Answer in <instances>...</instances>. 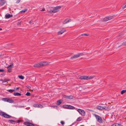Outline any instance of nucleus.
Segmentation results:
<instances>
[{
	"label": "nucleus",
	"mask_w": 126,
	"mask_h": 126,
	"mask_svg": "<svg viewBox=\"0 0 126 126\" xmlns=\"http://www.w3.org/2000/svg\"><path fill=\"white\" fill-rule=\"evenodd\" d=\"M49 63L46 62L39 63L35 64L34 65V67H41L44 66L48 64Z\"/></svg>",
	"instance_id": "1"
},
{
	"label": "nucleus",
	"mask_w": 126,
	"mask_h": 126,
	"mask_svg": "<svg viewBox=\"0 0 126 126\" xmlns=\"http://www.w3.org/2000/svg\"><path fill=\"white\" fill-rule=\"evenodd\" d=\"M61 7L62 6H61L55 7L53 9L49 11L48 12L50 14L56 13L58 12Z\"/></svg>",
	"instance_id": "2"
},
{
	"label": "nucleus",
	"mask_w": 126,
	"mask_h": 126,
	"mask_svg": "<svg viewBox=\"0 0 126 126\" xmlns=\"http://www.w3.org/2000/svg\"><path fill=\"white\" fill-rule=\"evenodd\" d=\"M94 78V76H83L80 77L79 78L82 80H88L92 79Z\"/></svg>",
	"instance_id": "3"
},
{
	"label": "nucleus",
	"mask_w": 126,
	"mask_h": 126,
	"mask_svg": "<svg viewBox=\"0 0 126 126\" xmlns=\"http://www.w3.org/2000/svg\"><path fill=\"white\" fill-rule=\"evenodd\" d=\"M0 115L2 117L7 118H9L11 117V116L3 112H0Z\"/></svg>",
	"instance_id": "4"
},
{
	"label": "nucleus",
	"mask_w": 126,
	"mask_h": 126,
	"mask_svg": "<svg viewBox=\"0 0 126 126\" xmlns=\"http://www.w3.org/2000/svg\"><path fill=\"white\" fill-rule=\"evenodd\" d=\"M94 115L97 121L100 123H102V120L100 116L95 114H94Z\"/></svg>",
	"instance_id": "5"
},
{
	"label": "nucleus",
	"mask_w": 126,
	"mask_h": 126,
	"mask_svg": "<svg viewBox=\"0 0 126 126\" xmlns=\"http://www.w3.org/2000/svg\"><path fill=\"white\" fill-rule=\"evenodd\" d=\"M113 18V16H109L108 17L104 18L103 20V22H107L109 20H110Z\"/></svg>",
	"instance_id": "6"
},
{
	"label": "nucleus",
	"mask_w": 126,
	"mask_h": 126,
	"mask_svg": "<svg viewBox=\"0 0 126 126\" xmlns=\"http://www.w3.org/2000/svg\"><path fill=\"white\" fill-rule=\"evenodd\" d=\"M83 55V54L82 53H80L77 54L75 55L74 56L71 57V59H73L74 58H77L79 57L80 56H82Z\"/></svg>",
	"instance_id": "7"
},
{
	"label": "nucleus",
	"mask_w": 126,
	"mask_h": 126,
	"mask_svg": "<svg viewBox=\"0 0 126 126\" xmlns=\"http://www.w3.org/2000/svg\"><path fill=\"white\" fill-rule=\"evenodd\" d=\"M77 110L79 113H80L81 115L84 116L85 115V112L83 110L80 109H78Z\"/></svg>",
	"instance_id": "8"
},
{
	"label": "nucleus",
	"mask_w": 126,
	"mask_h": 126,
	"mask_svg": "<svg viewBox=\"0 0 126 126\" xmlns=\"http://www.w3.org/2000/svg\"><path fill=\"white\" fill-rule=\"evenodd\" d=\"M24 124L28 126H34L35 125L30 122H25L24 123Z\"/></svg>",
	"instance_id": "9"
},
{
	"label": "nucleus",
	"mask_w": 126,
	"mask_h": 126,
	"mask_svg": "<svg viewBox=\"0 0 126 126\" xmlns=\"http://www.w3.org/2000/svg\"><path fill=\"white\" fill-rule=\"evenodd\" d=\"M13 65V64L12 63L11 65H10L7 67V68L8 69V70L9 72H11V69Z\"/></svg>",
	"instance_id": "10"
},
{
	"label": "nucleus",
	"mask_w": 126,
	"mask_h": 126,
	"mask_svg": "<svg viewBox=\"0 0 126 126\" xmlns=\"http://www.w3.org/2000/svg\"><path fill=\"white\" fill-rule=\"evenodd\" d=\"M66 31V30L64 29H63V30H60L58 32V35H60L62 34L64 32Z\"/></svg>",
	"instance_id": "11"
},
{
	"label": "nucleus",
	"mask_w": 126,
	"mask_h": 126,
	"mask_svg": "<svg viewBox=\"0 0 126 126\" xmlns=\"http://www.w3.org/2000/svg\"><path fill=\"white\" fill-rule=\"evenodd\" d=\"M71 20V19H66L65 20H64L63 22V24H65L66 23H68Z\"/></svg>",
	"instance_id": "12"
},
{
	"label": "nucleus",
	"mask_w": 126,
	"mask_h": 126,
	"mask_svg": "<svg viewBox=\"0 0 126 126\" xmlns=\"http://www.w3.org/2000/svg\"><path fill=\"white\" fill-rule=\"evenodd\" d=\"M64 97L67 99H73V96L72 95H70L69 96H66V95H64Z\"/></svg>",
	"instance_id": "13"
},
{
	"label": "nucleus",
	"mask_w": 126,
	"mask_h": 126,
	"mask_svg": "<svg viewBox=\"0 0 126 126\" xmlns=\"http://www.w3.org/2000/svg\"><path fill=\"white\" fill-rule=\"evenodd\" d=\"M0 1L1 2V3H0L1 5L2 6L4 5L6 1L5 0H0Z\"/></svg>",
	"instance_id": "14"
},
{
	"label": "nucleus",
	"mask_w": 126,
	"mask_h": 126,
	"mask_svg": "<svg viewBox=\"0 0 126 126\" xmlns=\"http://www.w3.org/2000/svg\"><path fill=\"white\" fill-rule=\"evenodd\" d=\"M6 17L8 18H9L12 16V15H10L9 14H7L5 15Z\"/></svg>",
	"instance_id": "15"
},
{
	"label": "nucleus",
	"mask_w": 126,
	"mask_h": 126,
	"mask_svg": "<svg viewBox=\"0 0 126 126\" xmlns=\"http://www.w3.org/2000/svg\"><path fill=\"white\" fill-rule=\"evenodd\" d=\"M75 108L72 106L68 105V109H75Z\"/></svg>",
	"instance_id": "16"
},
{
	"label": "nucleus",
	"mask_w": 126,
	"mask_h": 126,
	"mask_svg": "<svg viewBox=\"0 0 126 126\" xmlns=\"http://www.w3.org/2000/svg\"><path fill=\"white\" fill-rule=\"evenodd\" d=\"M103 110L104 109L106 110H110V108L108 107H103Z\"/></svg>",
	"instance_id": "17"
},
{
	"label": "nucleus",
	"mask_w": 126,
	"mask_h": 126,
	"mask_svg": "<svg viewBox=\"0 0 126 126\" xmlns=\"http://www.w3.org/2000/svg\"><path fill=\"white\" fill-rule=\"evenodd\" d=\"M14 95L15 96H20L21 95V94L18 92H17L16 93H14Z\"/></svg>",
	"instance_id": "18"
},
{
	"label": "nucleus",
	"mask_w": 126,
	"mask_h": 126,
	"mask_svg": "<svg viewBox=\"0 0 126 126\" xmlns=\"http://www.w3.org/2000/svg\"><path fill=\"white\" fill-rule=\"evenodd\" d=\"M97 109L98 110H103V107H101L100 106H98L97 107Z\"/></svg>",
	"instance_id": "19"
},
{
	"label": "nucleus",
	"mask_w": 126,
	"mask_h": 126,
	"mask_svg": "<svg viewBox=\"0 0 126 126\" xmlns=\"http://www.w3.org/2000/svg\"><path fill=\"white\" fill-rule=\"evenodd\" d=\"M27 10V9L23 10L20 12L21 13H23L26 12Z\"/></svg>",
	"instance_id": "20"
},
{
	"label": "nucleus",
	"mask_w": 126,
	"mask_h": 126,
	"mask_svg": "<svg viewBox=\"0 0 126 126\" xmlns=\"http://www.w3.org/2000/svg\"><path fill=\"white\" fill-rule=\"evenodd\" d=\"M7 102H9L10 103H12L13 102V100L10 99H8Z\"/></svg>",
	"instance_id": "21"
},
{
	"label": "nucleus",
	"mask_w": 126,
	"mask_h": 126,
	"mask_svg": "<svg viewBox=\"0 0 126 126\" xmlns=\"http://www.w3.org/2000/svg\"><path fill=\"white\" fill-rule=\"evenodd\" d=\"M120 124H119L116 123L113 124L111 126H120Z\"/></svg>",
	"instance_id": "22"
},
{
	"label": "nucleus",
	"mask_w": 126,
	"mask_h": 126,
	"mask_svg": "<svg viewBox=\"0 0 126 126\" xmlns=\"http://www.w3.org/2000/svg\"><path fill=\"white\" fill-rule=\"evenodd\" d=\"M18 77L19 78L22 79H24V77L22 75H19Z\"/></svg>",
	"instance_id": "23"
},
{
	"label": "nucleus",
	"mask_w": 126,
	"mask_h": 126,
	"mask_svg": "<svg viewBox=\"0 0 126 126\" xmlns=\"http://www.w3.org/2000/svg\"><path fill=\"white\" fill-rule=\"evenodd\" d=\"M39 104H34L33 105V106L35 107H37L39 108Z\"/></svg>",
	"instance_id": "24"
},
{
	"label": "nucleus",
	"mask_w": 126,
	"mask_h": 126,
	"mask_svg": "<svg viewBox=\"0 0 126 126\" xmlns=\"http://www.w3.org/2000/svg\"><path fill=\"white\" fill-rule=\"evenodd\" d=\"M64 108L68 109V105H65L63 106Z\"/></svg>",
	"instance_id": "25"
},
{
	"label": "nucleus",
	"mask_w": 126,
	"mask_h": 126,
	"mask_svg": "<svg viewBox=\"0 0 126 126\" xmlns=\"http://www.w3.org/2000/svg\"><path fill=\"white\" fill-rule=\"evenodd\" d=\"M61 103V102L60 100H58L57 101L56 103V104L57 105H60Z\"/></svg>",
	"instance_id": "26"
},
{
	"label": "nucleus",
	"mask_w": 126,
	"mask_h": 126,
	"mask_svg": "<svg viewBox=\"0 0 126 126\" xmlns=\"http://www.w3.org/2000/svg\"><path fill=\"white\" fill-rule=\"evenodd\" d=\"M15 89H10L8 90V91L9 92H10L12 93L13 92L15 91Z\"/></svg>",
	"instance_id": "27"
},
{
	"label": "nucleus",
	"mask_w": 126,
	"mask_h": 126,
	"mask_svg": "<svg viewBox=\"0 0 126 126\" xmlns=\"http://www.w3.org/2000/svg\"><path fill=\"white\" fill-rule=\"evenodd\" d=\"M82 119V118L81 117H79L77 118V121H81Z\"/></svg>",
	"instance_id": "28"
},
{
	"label": "nucleus",
	"mask_w": 126,
	"mask_h": 126,
	"mask_svg": "<svg viewBox=\"0 0 126 126\" xmlns=\"http://www.w3.org/2000/svg\"><path fill=\"white\" fill-rule=\"evenodd\" d=\"M8 98H3L2 99V100L5 101L7 102L8 101Z\"/></svg>",
	"instance_id": "29"
},
{
	"label": "nucleus",
	"mask_w": 126,
	"mask_h": 126,
	"mask_svg": "<svg viewBox=\"0 0 126 126\" xmlns=\"http://www.w3.org/2000/svg\"><path fill=\"white\" fill-rule=\"evenodd\" d=\"M126 92V90H123L121 92V94H123L124 93Z\"/></svg>",
	"instance_id": "30"
},
{
	"label": "nucleus",
	"mask_w": 126,
	"mask_h": 126,
	"mask_svg": "<svg viewBox=\"0 0 126 126\" xmlns=\"http://www.w3.org/2000/svg\"><path fill=\"white\" fill-rule=\"evenodd\" d=\"M51 107L52 108H58V107L57 106H51Z\"/></svg>",
	"instance_id": "31"
},
{
	"label": "nucleus",
	"mask_w": 126,
	"mask_h": 126,
	"mask_svg": "<svg viewBox=\"0 0 126 126\" xmlns=\"http://www.w3.org/2000/svg\"><path fill=\"white\" fill-rule=\"evenodd\" d=\"M121 8L122 9H124V8H126V4L124 6H122L121 7Z\"/></svg>",
	"instance_id": "32"
},
{
	"label": "nucleus",
	"mask_w": 126,
	"mask_h": 126,
	"mask_svg": "<svg viewBox=\"0 0 126 126\" xmlns=\"http://www.w3.org/2000/svg\"><path fill=\"white\" fill-rule=\"evenodd\" d=\"M61 123L62 125H63L65 124V122L63 121H61Z\"/></svg>",
	"instance_id": "33"
},
{
	"label": "nucleus",
	"mask_w": 126,
	"mask_h": 126,
	"mask_svg": "<svg viewBox=\"0 0 126 126\" xmlns=\"http://www.w3.org/2000/svg\"><path fill=\"white\" fill-rule=\"evenodd\" d=\"M30 93L28 92H27L26 94V95L27 96H29L30 95Z\"/></svg>",
	"instance_id": "34"
},
{
	"label": "nucleus",
	"mask_w": 126,
	"mask_h": 126,
	"mask_svg": "<svg viewBox=\"0 0 126 126\" xmlns=\"http://www.w3.org/2000/svg\"><path fill=\"white\" fill-rule=\"evenodd\" d=\"M17 1H16V3H19L20 1V0H16Z\"/></svg>",
	"instance_id": "35"
},
{
	"label": "nucleus",
	"mask_w": 126,
	"mask_h": 126,
	"mask_svg": "<svg viewBox=\"0 0 126 126\" xmlns=\"http://www.w3.org/2000/svg\"><path fill=\"white\" fill-rule=\"evenodd\" d=\"M43 106L42 105L39 104V108H43Z\"/></svg>",
	"instance_id": "36"
},
{
	"label": "nucleus",
	"mask_w": 126,
	"mask_h": 126,
	"mask_svg": "<svg viewBox=\"0 0 126 126\" xmlns=\"http://www.w3.org/2000/svg\"><path fill=\"white\" fill-rule=\"evenodd\" d=\"M26 87L28 89H30L31 88V87L29 85L27 86Z\"/></svg>",
	"instance_id": "37"
},
{
	"label": "nucleus",
	"mask_w": 126,
	"mask_h": 126,
	"mask_svg": "<svg viewBox=\"0 0 126 126\" xmlns=\"http://www.w3.org/2000/svg\"><path fill=\"white\" fill-rule=\"evenodd\" d=\"M33 23V20H31L29 22V23L30 24Z\"/></svg>",
	"instance_id": "38"
},
{
	"label": "nucleus",
	"mask_w": 126,
	"mask_h": 126,
	"mask_svg": "<svg viewBox=\"0 0 126 126\" xmlns=\"http://www.w3.org/2000/svg\"><path fill=\"white\" fill-rule=\"evenodd\" d=\"M125 44H126V41L124 42L122 44V45H125Z\"/></svg>",
	"instance_id": "39"
},
{
	"label": "nucleus",
	"mask_w": 126,
	"mask_h": 126,
	"mask_svg": "<svg viewBox=\"0 0 126 126\" xmlns=\"http://www.w3.org/2000/svg\"><path fill=\"white\" fill-rule=\"evenodd\" d=\"M4 71V70L3 69H0V72H3Z\"/></svg>",
	"instance_id": "40"
},
{
	"label": "nucleus",
	"mask_w": 126,
	"mask_h": 126,
	"mask_svg": "<svg viewBox=\"0 0 126 126\" xmlns=\"http://www.w3.org/2000/svg\"><path fill=\"white\" fill-rule=\"evenodd\" d=\"M84 35H85L86 36H88L89 35V34H87L84 33Z\"/></svg>",
	"instance_id": "41"
},
{
	"label": "nucleus",
	"mask_w": 126,
	"mask_h": 126,
	"mask_svg": "<svg viewBox=\"0 0 126 126\" xmlns=\"http://www.w3.org/2000/svg\"><path fill=\"white\" fill-rule=\"evenodd\" d=\"M45 9L44 8H43L41 10V11H45Z\"/></svg>",
	"instance_id": "42"
},
{
	"label": "nucleus",
	"mask_w": 126,
	"mask_h": 126,
	"mask_svg": "<svg viewBox=\"0 0 126 126\" xmlns=\"http://www.w3.org/2000/svg\"><path fill=\"white\" fill-rule=\"evenodd\" d=\"M10 121L11 122V123H13V122H15V121L13 120H10Z\"/></svg>",
	"instance_id": "43"
},
{
	"label": "nucleus",
	"mask_w": 126,
	"mask_h": 126,
	"mask_svg": "<svg viewBox=\"0 0 126 126\" xmlns=\"http://www.w3.org/2000/svg\"><path fill=\"white\" fill-rule=\"evenodd\" d=\"M19 107H24V106H19Z\"/></svg>",
	"instance_id": "44"
},
{
	"label": "nucleus",
	"mask_w": 126,
	"mask_h": 126,
	"mask_svg": "<svg viewBox=\"0 0 126 126\" xmlns=\"http://www.w3.org/2000/svg\"><path fill=\"white\" fill-rule=\"evenodd\" d=\"M19 88V87H17L16 88V90H17V89H18Z\"/></svg>",
	"instance_id": "45"
},
{
	"label": "nucleus",
	"mask_w": 126,
	"mask_h": 126,
	"mask_svg": "<svg viewBox=\"0 0 126 126\" xmlns=\"http://www.w3.org/2000/svg\"><path fill=\"white\" fill-rule=\"evenodd\" d=\"M81 36H83V35H84V34H81Z\"/></svg>",
	"instance_id": "46"
},
{
	"label": "nucleus",
	"mask_w": 126,
	"mask_h": 126,
	"mask_svg": "<svg viewBox=\"0 0 126 126\" xmlns=\"http://www.w3.org/2000/svg\"><path fill=\"white\" fill-rule=\"evenodd\" d=\"M2 30V29L1 28H0V30Z\"/></svg>",
	"instance_id": "47"
},
{
	"label": "nucleus",
	"mask_w": 126,
	"mask_h": 126,
	"mask_svg": "<svg viewBox=\"0 0 126 126\" xmlns=\"http://www.w3.org/2000/svg\"><path fill=\"white\" fill-rule=\"evenodd\" d=\"M80 126H84L83 125H82Z\"/></svg>",
	"instance_id": "48"
}]
</instances>
